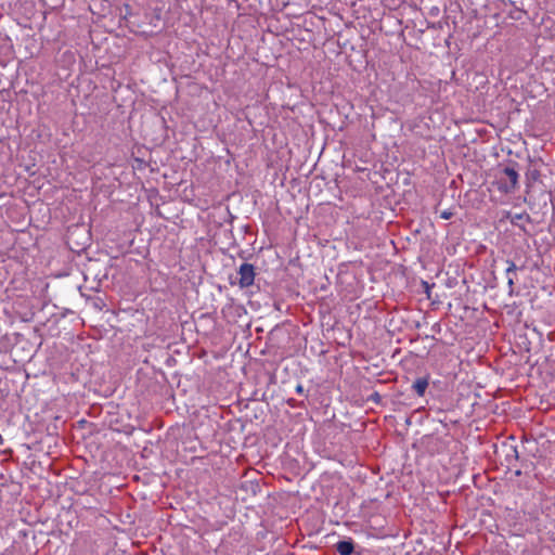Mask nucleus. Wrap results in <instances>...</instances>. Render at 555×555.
I'll use <instances>...</instances> for the list:
<instances>
[{"instance_id": "1", "label": "nucleus", "mask_w": 555, "mask_h": 555, "mask_svg": "<svg viewBox=\"0 0 555 555\" xmlns=\"http://www.w3.org/2000/svg\"><path fill=\"white\" fill-rule=\"evenodd\" d=\"M518 172L514 168L505 167L500 177L499 190L505 193L512 192L518 183Z\"/></svg>"}, {"instance_id": "2", "label": "nucleus", "mask_w": 555, "mask_h": 555, "mask_svg": "<svg viewBox=\"0 0 555 555\" xmlns=\"http://www.w3.org/2000/svg\"><path fill=\"white\" fill-rule=\"evenodd\" d=\"M255 280L254 266L250 263H242L238 269V284L241 287H248L253 285Z\"/></svg>"}, {"instance_id": "3", "label": "nucleus", "mask_w": 555, "mask_h": 555, "mask_svg": "<svg viewBox=\"0 0 555 555\" xmlns=\"http://www.w3.org/2000/svg\"><path fill=\"white\" fill-rule=\"evenodd\" d=\"M353 542L349 540L339 541L336 544V551L339 555H351L353 553Z\"/></svg>"}, {"instance_id": "4", "label": "nucleus", "mask_w": 555, "mask_h": 555, "mask_svg": "<svg viewBox=\"0 0 555 555\" xmlns=\"http://www.w3.org/2000/svg\"><path fill=\"white\" fill-rule=\"evenodd\" d=\"M428 387V379L425 378V377H422V378H417L413 385H412V388L414 389V391L420 396V397H423L426 389Z\"/></svg>"}, {"instance_id": "5", "label": "nucleus", "mask_w": 555, "mask_h": 555, "mask_svg": "<svg viewBox=\"0 0 555 555\" xmlns=\"http://www.w3.org/2000/svg\"><path fill=\"white\" fill-rule=\"evenodd\" d=\"M507 263H508V267L506 268L505 273L508 278V276H511V273H514L517 270V267H516L515 262H513V261L508 260Z\"/></svg>"}, {"instance_id": "6", "label": "nucleus", "mask_w": 555, "mask_h": 555, "mask_svg": "<svg viewBox=\"0 0 555 555\" xmlns=\"http://www.w3.org/2000/svg\"><path fill=\"white\" fill-rule=\"evenodd\" d=\"M452 216H453V212L451 210H443L440 212V218H442L444 220L451 219Z\"/></svg>"}, {"instance_id": "7", "label": "nucleus", "mask_w": 555, "mask_h": 555, "mask_svg": "<svg viewBox=\"0 0 555 555\" xmlns=\"http://www.w3.org/2000/svg\"><path fill=\"white\" fill-rule=\"evenodd\" d=\"M507 284H508V287H509V293H512L513 292V287H514V279L512 276L507 278Z\"/></svg>"}, {"instance_id": "8", "label": "nucleus", "mask_w": 555, "mask_h": 555, "mask_svg": "<svg viewBox=\"0 0 555 555\" xmlns=\"http://www.w3.org/2000/svg\"><path fill=\"white\" fill-rule=\"evenodd\" d=\"M296 392L298 395H302L304 393V386L301 384H298L295 388Z\"/></svg>"}]
</instances>
